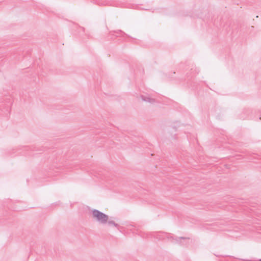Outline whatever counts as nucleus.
Wrapping results in <instances>:
<instances>
[{
    "label": "nucleus",
    "mask_w": 261,
    "mask_h": 261,
    "mask_svg": "<svg viewBox=\"0 0 261 261\" xmlns=\"http://www.w3.org/2000/svg\"><path fill=\"white\" fill-rule=\"evenodd\" d=\"M92 214L93 218L102 224H106L109 219L108 215L97 210H92Z\"/></svg>",
    "instance_id": "f257e3e1"
},
{
    "label": "nucleus",
    "mask_w": 261,
    "mask_h": 261,
    "mask_svg": "<svg viewBox=\"0 0 261 261\" xmlns=\"http://www.w3.org/2000/svg\"><path fill=\"white\" fill-rule=\"evenodd\" d=\"M141 98L143 101H148L151 103L155 101L154 99L150 98L148 97H145L144 96H141Z\"/></svg>",
    "instance_id": "f03ea898"
},
{
    "label": "nucleus",
    "mask_w": 261,
    "mask_h": 261,
    "mask_svg": "<svg viewBox=\"0 0 261 261\" xmlns=\"http://www.w3.org/2000/svg\"><path fill=\"white\" fill-rule=\"evenodd\" d=\"M180 239H187V238H181Z\"/></svg>",
    "instance_id": "20e7f679"
},
{
    "label": "nucleus",
    "mask_w": 261,
    "mask_h": 261,
    "mask_svg": "<svg viewBox=\"0 0 261 261\" xmlns=\"http://www.w3.org/2000/svg\"><path fill=\"white\" fill-rule=\"evenodd\" d=\"M259 261H261V259L259 260Z\"/></svg>",
    "instance_id": "423d86ee"
},
{
    "label": "nucleus",
    "mask_w": 261,
    "mask_h": 261,
    "mask_svg": "<svg viewBox=\"0 0 261 261\" xmlns=\"http://www.w3.org/2000/svg\"><path fill=\"white\" fill-rule=\"evenodd\" d=\"M108 224L110 226L111 225H113V226H114L116 227H118V224H116L114 221L113 220H108L107 221Z\"/></svg>",
    "instance_id": "7ed1b4c3"
},
{
    "label": "nucleus",
    "mask_w": 261,
    "mask_h": 261,
    "mask_svg": "<svg viewBox=\"0 0 261 261\" xmlns=\"http://www.w3.org/2000/svg\"><path fill=\"white\" fill-rule=\"evenodd\" d=\"M259 119L261 120V116L259 117Z\"/></svg>",
    "instance_id": "39448f33"
}]
</instances>
